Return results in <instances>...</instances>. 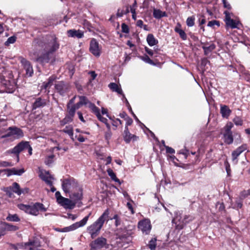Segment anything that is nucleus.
<instances>
[{"label":"nucleus","mask_w":250,"mask_h":250,"mask_svg":"<svg viewBox=\"0 0 250 250\" xmlns=\"http://www.w3.org/2000/svg\"><path fill=\"white\" fill-rule=\"evenodd\" d=\"M59 43L55 37H52L48 42H41L36 46L39 52H34L33 57L38 62H46L49 60V55L56 51L59 48Z\"/></svg>","instance_id":"1"},{"label":"nucleus","mask_w":250,"mask_h":250,"mask_svg":"<svg viewBox=\"0 0 250 250\" xmlns=\"http://www.w3.org/2000/svg\"><path fill=\"white\" fill-rule=\"evenodd\" d=\"M62 188L65 192L70 193L71 199L79 201L82 199V188L74 178L64 179L62 182Z\"/></svg>","instance_id":"2"},{"label":"nucleus","mask_w":250,"mask_h":250,"mask_svg":"<svg viewBox=\"0 0 250 250\" xmlns=\"http://www.w3.org/2000/svg\"><path fill=\"white\" fill-rule=\"evenodd\" d=\"M109 209L107 208L103 213L93 224L87 227L86 230L92 238L99 235L105 222L109 220Z\"/></svg>","instance_id":"3"},{"label":"nucleus","mask_w":250,"mask_h":250,"mask_svg":"<svg viewBox=\"0 0 250 250\" xmlns=\"http://www.w3.org/2000/svg\"><path fill=\"white\" fill-rule=\"evenodd\" d=\"M24 136L22 130L17 127H9L5 135L0 137V139H3V142H12L18 140Z\"/></svg>","instance_id":"4"},{"label":"nucleus","mask_w":250,"mask_h":250,"mask_svg":"<svg viewBox=\"0 0 250 250\" xmlns=\"http://www.w3.org/2000/svg\"><path fill=\"white\" fill-rule=\"evenodd\" d=\"M18 207L20 209L24 211L26 213L35 216L38 215L40 211L44 212L46 210L43 205L40 203H36L32 205L20 204L18 205Z\"/></svg>","instance_id":"5"},{"label":"nucleus","mask_w":250,"mask_h":250,"mask_svg":"<svg viewBox=\"0 0 250 250\" xmlns=\"http://www.w3.org/2000/svg\"><path fill=\"white\" fill-rule=\"evenodd\" d=\"M91 250H101L102 249L108 248L106 239L103 237H100L92 241L90 243Z\"/></svg>","instance_id":"6"},{"label":"nucleus","mask_w":250,"mask_h":250,"mask_svg":"<svg viewBox=\"0 0 250 250\" xmlns=\"http://www.w3.org/2000/svg\"><path fill=\"white\" fill-rule=\"evenodd\" d=\"M78 109L76 104L73 105H70V104H67V111L68 115L61 121L60 124L61 125H64L65 124L71 122L75 115V111Z\"/></svg>","instance_id":"7"},{"label":"nucleus","mask_w":250,"mask_h":250,"mask_svg":"<svg viewBox=\"0 0 250 250\" xmlns=\"http://www.w3.org/2000/svg\"><path fill=\"white\" fill-rule=\"evenodd\" d=\"M77 201L63 197L62 196L57 197V202L66 208H73Z\"/></svg>","instance_id":"8"},{"label":"nucleus","mask_w":250,"mask_h":250,"mask_svg":"<svg viewBox=\"0 0 250 250\" xmlns=\"http://www.w3.org/2000/svg\"><path fill=\"white\" fill-rule=\"evenodd\" d=\"M138 228L145 234H148L151 229L150 221L148 219H145L139 222Z\"/></svg>","instance_id":"9"},{"label":"nucleus","mask_w":250,"mask_h":250,"mask_svg":"<svg viewBox=\"0 0 250 250\" xmlns=\"http://www.w3.org/2000/svg\"><path fill=\"white\" fill-rule=\"evenodd\" d=\"M19 59L22 66L25 70L26 75L27 77L32 76L33 73V69L30 62L22 57H20Z\"/></svg>","instance_id":"10"},{"label":"nucleus","mask_w":250,"mask_h":250,"mask_svg":"<svg viewBox=\"0 0 250 250\" xmlns=\"http://www.w3.org/2000/svg\"><path fill=\"white\" fill-rule=\"evenodd\" d=\"M27 146H28V142L21 141L12 149L9 150V152L11 153L16 154L17 157L19 158L20 153L24 149H26Z\"/></svg>","instance_id":"11"},{"label":"nucleus","mask_w":250,"mask_h":250,"mask_svg":"<svg viewBox=\"0 0 250 250\" xmlns=\"http://www.w3.org/2000/svg\"><path fill=\"white\" fill-rule=\"evenodd\" d=\"M188 218L187 215L184 216L183 217L180 215H177L173 220L172 222L176 225L177 229H181L184 226L187 224V221L186 219Z\"/></svg>","instance_id":"12"},{"label":"nucleus","mask_w":250,"mask_h":250,"mask_svg":"<svg viewBox=\"0 0 250 250\" xmlns=\"http://www.w3.org/2000/svg\"><path fill=\"white\" fill-rule=\"evenodd\" d=\"M39 177L45 183L49 185L52 186L53 177L50 174L48 171L39 169Z\"/></svg>","instance_id":"13"},{"label":"nucleus","mask_w":250,"mask_h":250,"mask_svg":"<svg viewBox=\"0 0 250 250\" xmlns=\"http://www.w3.org/2000/svg\"><path fill=\"white\" fill-rule=\"evenodd\" d=\"M90 51L94 56L99 57L101 54V49L98 42L94 39L91 40L90 44Z\"/></svg>","instance_id":"14"},{"label":"nucleus","mask_w":250,"mask_h":250,"mask_svg":"<svg viewBox=\"0 0 250 250\" xmlns=\"http://www.w3.org/2000/svg\"><path fill=\"white\" fill-rule=\"evenodd\" d=\"M247 149V145L246 144H243L242 146L238 147L236 150L232 152V160L236 164L238 162V157L245 150Z\"/></svg>","instance_id":"15"},{"label":"nucleus","mask_w":250,"mask_h":250,"mask_svg":"<svg viewBox=\"0 0 250 250\" xmlns=\"http://www.w3.org/2000/svg\"><path fill=\"white\" fill-rule=\"evenodd\" d=\"M0 83L3 86L7 89L6 92H12L14 89V82L13 80H6L4 76L0 78Z\"/></svg>","instance_id":"16"},{"label":"nucleus","mask_w":250,"mask_h":250,"mask_svg":"<svg viewBox=\"0 0 250 250\" xmlns=\"http://www.w3.org/2000/svg\"><path fill=\"white\" fill-rule=\"evenodd\" d=\"M138 137L134 134H131L127 126H125L124 131V139L126 143H129L130 141H137Z\"/></svg>","instance_id":"17"},{"label":"nucleus","mask_w":250,"mask_h":250,"mask_svg":"<svg viewBox=\"0 0 250 250\" xmlns=\"http://www.w3.org/2000/svg\"><path fill=\"white\" fill-rule=\"evenodd\" d=\"M40 246V242L37 240L25 244V249L29 250H40L38 249Z\"/></svg>","instance_id":"18"},{"label":"nucleus","mask_w":250,"mask_h":250,"mask_svg":"<svg viewBox=\"0 0 250 250\" xmlns=\"http://www.w3.org/2000/svg\"><path fill=\"white\" fill-rule=\"evenodd\" d=\"M67 35L69 37L82 38L83 36V32L80 30L72 29L67 31Z\"/></svg>","instance_id":"19"},{"label":"nucleus","mask_w":250,"mask_h":250,"mask_svg":"<svg viewBox=\"0 0 250 250\" xmlns=\"http://www.w3.org/2000/svg\"><path fill=\"white\" fill-rule=\"evenodd\" d=\"M108 86L113 91H115L118 94H122L123 96V98H125L126 103L128 104L127 99L125 98L124 94L123 93V91L120 85H118L116 83H112L109 84Z\"/></svg>","instance_id":"20"},{"label":"nucleus","mask_w":250,"mask_h":250,"mask_svg":"<svg viewBox=\"0 0 250 250\" xmlns=\"http://www.w3.org/2000/svg\"><path fill=\"white\" fill-rule=\"evenodd\" d=\"M220 113L224 118L228 119L231 113V110L226 105H221Z\"/></svg>","instance_id":"21"},{"label":"nucleus","mask_w":250,"mask_h":250,"mask_svg":"<svg viewBox=\"0 0 250 250\" xmlns=\"http://www.w3.org/2000/svg\"><path fill=\"white\" fill-rule=\"evenodd\" d=\"M174 30L176 33L179 34V36L182 39V40H187V36L185 31L181 29V24L180 23H177L174 28Z\"/></svg>","instance_id":"22"},{"label":"nucleus","mask_w":250,"mask_h":250,"mask_svg":"<svg viewBox=\"0 0 250 250\" xmlns=\"http://www.w3.org/2000/svg\"><path fill=\"white\" fill-rule=\"evenodd\" d=\"M46 105V102L41 98H37L33 104V109L43 107Z\"/></svg>","instance_id":"23"},{"label":"nucleus","mask_w":250,"mask_h":250,"mask_svg":"<svg viewBox=\"0 0 250 250\" xmlns=\"http://www.w3.org/2000/svg\"><path fill=\"white\" fill-rule=\"evenodd\" d=\"M55 87L61 94L63 93L67 89V86L63 82H59L56 84Z\"/></svg>","instance_id":"24"},{"label":"nucleus","mask_w":250,"mask_h":250,"mask_svg":"<svg viewBox=\"0 0 250 250\" xmlns=\"http://www.w3.org/2000/svg\"><path fill=\"white\" fill-rule=\"evenodd\" d=\"M146 41L148 45L152 46L156 45L158 43V41L156 40L153 35L149 34L146 37Z\"/></svg>","instance_id":"25"},{"label":"nucleus","mask_w":250,"mask_h":250,"mask_svg":"<svg viewBox=\"0 0 250 250\" xmlns=\"http://www.w3.org/2000/svg\"><path fill=\"white\" fill-rule=\"evenodd\" d=\"M2 231L5 233V231H14L18 229V227L16 226L12 225L8 223H5L2 228H1Z\"/></svg>","instance_id":"26"},{"label":"nucleus","mask_w":250,"mask_h":250,"mask_svg":"<svg viewBox=\"0 0 250 250\" xmlns=\"http://www.w3.org/2000/svg\"><path fill=\"white\" fill-rule=\"evenodd\" d=\"M85 220H81L79 222H77L70 226H69V230L70 231L74 230L84 226Z\"/></svg>","instance_id":"27"},{"label":"nucleus","mask_w":250,"mask_h":250,"mask_svg":"<svg viewBox=\"0 0 250 250\" xmlns=\"http://www.w3.org/2000/svg\"><path fill=\"white\" fill-rule=\"evenodd\" d=\"M226 24L227 27L231 28H237L239 24V22L238 21L231 19L228 21H227Z\"/></svg>","instance_id":"28"},{"label":"nucleus","mask_w":250,"mask_h":250,"mask_svg":"<svg viewBox=\"0 0 250 250\" xmlns=\"http://www.w3.org/2000/svg\"><path fill=\"white\" fill-rule=\"evenodd\" d=\"M56 77L55 76H51L50 77L48 80L47 82H44L42 84V87L44 89H47L50 88L51 85L53 84V82L55 80Z\"/></svg>","instance_id":"29"},{"label":"nucleus","mask_w":250,"mask_h":250,"mask_svg":"<svg viewBox=\"0 0 250 250\" xmlns=\"http://www.w3.org/2000/svg\"><path fill=\"white\" fill-rule=\"evenodd\" d=\"M129 12V7L128 6H125L122 9H118L116 15L118 17H122L124 15L127 14Z\"/></svg>","instance_id":"30"},{"label":"nucleus","mask_w":250,"mask_h":250,"mask_svg":"<svg viewBox=\"0 0 250 250\" xmlns=\"http://www.w3.org/2000/svg\"><path fill=\"white\" fill-rule=\"evenodd\" d=\"M79 100V102L76 104L77 108H79L83 105H88V103H90L86 98L84 96H80Z\"/></svg>","instance_id":"31"},{"label":"nucleus","mask_w":250,"mask_h":250,"mask_svg":"<svg viewBox=\"0 0 250 250\" xmlns=\"http://www.w3.org/2000/svg\"><path fill=\"white\" fill-rule=\"evenodd\" d=\"M224 141L227 144H231L233 141L232 132L224 134Z\"/></svg>","instance_id":"32"},{"label":"nucleus","mask_w":250,"mask_h":250,"mask_svg":"<svg viewBox=\"0 0 250 250\" xmlns=\"http://www.w3.org/2000/svg\"><path fill=\"white\" fill-rule=\"evenodd\" d=\"M10 188L12 189L13 192L19 195H20L22 193V191L20 188V185L16 182L14 183L12 186L10 187Z\"/></svg>","instance_id":"33"},{"label":"nucleus","mask_w":250,"mask_h":250,"mask_svg":"<svg viewBox=\"0 0 250 250\" xmlns=\"http://www.w3.org/2000/svg\"><path fill=\"white\" fill-rule=\"evenodd\" d=\"M153 16L156 19H160L163 17L166 16L165 12H162L159 9H154L153 12Z\"/></svg>","instance_id":"34"},{"label":"nucleus","mask_w":250,"mask_h":250,"mask_svg":"<svg viewBox=\"0 0 250 250\" xmlns=\"http://www.w3.org/2000/svg\"><path fill=\"white\" fill-rule=\"evenodd\" d=\"M215 48V45L213 43H211L209 45H205L203 47L205 54H208L211 51L213 50Z\"/></svg>","instance_id":"35"},{"label":"nucleus","mask_w":250,"mask_h":250,"mask_svg":"<svg viewBox=\"0 0 250 250\" xmlns=\"http://www.w3.org/2000/svg\"><path fill=\"white\" fill-rule=\"evenodd\" d=\"M107 173L108 175L110 177L111 179L114 181L118 183L119 184H121L120 181L119 179L116 177L115 173L113 172V171L111 168H108L107 170Z\"/></svg>","instance_id":"36"},{"label":"nucleus","mask_w":250,"mask_h":250,"mask_svg":"<svg viewBox=\"0 0 250 250\" xmlns=\"http://www.w3.org/2000/svg\"><path fill=\"white\" fill-rule=\"evenodd\" d=\"M6 219L7 221L11 222H19L20 221L19 217L16 214H9Z\"/></svg>","instance_id":"37"},{"label":"nucleus","mask_w":250,"mask_h":250,"mask_svg":"<svg viewBox=\"0 0 250 250\" xmlns=\"http://www.w3.org/2000/svg\"><path fill=\"white\" fill-rule=\"evenodd\" d=\"M137 8V2L136 0L134 1L133 4L130 6V12L132 13V17L134 20H136V10Z\"/></svg>","instance_id":"38"},{"label":"nucleus","mask_w":250,"mask_h":250,"mask_svg":"<svg viewBox=\"0 0 250 250\" xmlns=\"http://www.w3.org/2000/svg\"><path fill=\"white\" fill-rule=\"evenodd\" d=\"M88 107L92 110V111L97 116L99 115L100 110L95 106V105L92 103H88Z\"/></svg>","instance_id":"39"},{"label":"nucleus","mask_w":250,"mask_h":250,"mask_svg":"<svg viewBox=\"0 0 250 250\" xmlns=\"http://www.w3.org/2000/svg\"><path fill=\"white\" fill-rule=\"evenodd\" d=\"M156 238H153L151 239L149 242L148 246L151 250H155L156 246Z\"/></svg>","instance_id":"40"},{"label":"nucleus","mask_w":250,"mask_h":250,"mask_svg":"<svg viewBox=\"0 0 250 250\" xmlns=\"http://www.w3.org/2000/svg\"><path fill=\"white\" fill-rule=\"evenodd\" d=\"M233 125L231 122H228L226 125L225 126V127H224V129L225 131L224 133H229V132H232L231 129L233 127Z\"/></svg>","instance_id":"41"},{"label":"nucleus","mask_w":250,"mask_h":250,"mask_svg":"<svg viewBox=\"0 0 250 250\" xmlns=\"http://www.w3.org/2000/svg\"><path fill=\"white\" fill-rule=\"evenodd\" d=\"M98 118V119L102 122L104 123L107 127V128L109 130L110 129V125L109 124L107 123V119L102 117L100 114L99 113V115H97L96 116Z\"/></svg>","instance_id":"42"},{"label":"nucleus","mask_w":250,"mask_h":250,"mask_svg":"<svg viewBox=\"0 0 250 250\" xmlns=\"http://www.w3.org/2000/svg\"><path fill=\"white\" fill-rule=\"evenodd\" d=\"M62 132L67 134L70 136H73V128L70 126H66L62 130Z\"/></svg>","instance_id":"43"},{"label":"nucleus","mask_w":250,"mask_h":250,"mask_svg":"<svg viewBox=\"0 0 250 250\" xmlns=\"http://www.w3.org/2000/svg\"><path fill=\"white\" fill-rule=\"evenodd\" d=\"M24 172V170L23 168L18 169L15 168H14L11 170V174L14 175H21Z\"/></svg>","instance_id":"44"},{"label":"nucleus","mask_w":250,"mask_h":250,"mask_svg":"<svg viewBox=\"0 0 250 250\" xmlns=\"http://www.w3.org/2000/svg\"><path fill=\"white\" fill-rule=\"evenodd\" d=\"M194 18L193 17H189L188 18L186 23L188 26L191 27L194 24Z\"/></svg>","instance_id":"45"},{"label":"nucleus","mask_w":250,"mask_h":250,"mask_svg":"<svg viewBox=\"0 0 250 250\" xmlns=\"http://www.w3.org/2000/svg\"><path fill=\"white\" fill-rule=\"evenodd\" d=\"M233 122L236 125H242L243 124V121L240 117L236 116L233 119Z\"/></svg>","instance_id":"46"},{"label":"nucleus","mask_w":250,"mask_h":250,"mask_svg":"<svg viewBox=\"0 0 250 250\" xmlns=\"http://www.w3.org/2000/svg\"><path fill=\"white\" fill-rule=\"evenodd\" d=\"M140 59L146 63L149 64L153 63V61L147 55L141 56L140 57Z\"/></svg>","instance_id":"47"},{"label":"nucleus","mask_w":250,"mask_h":250,"mask_svg":"<svg viewBox=\"0 0 250 250\" xmlns=\"http://www.w3.org/2000/svg\"><path fill=\"white\" fill-rule=\"evenodd\" d=\"M16 38L14 36L11 37L9 38L7 41L5 42V44L6 45H8L10 44L13 43L16 41Z\"/></svg>","instance_id":"48"},{"label":"nucleus","mask_w":250,"mask_h":250,"mask_svg":"<svg viewBox=\"0 0 250 250\" xmlns=\"http://www.w3.org/2000/svg\"><path fill=\"white\" fill-rule=\"evenodd\" d=\"M111 220L114 219L115 220V225L116 226H118L121 224V220L119 218V217L117 214H115L114 215L113 218H110Z\"/></svg>","instance_id":"49"},{"label":"nucleus","mask_w":250,"mask_h":250,"mask_svg":"<svg viewBox=\"0 0 250 250\" xmlns=\"http://www.w3.org/2000/svg\"><path fill=\"white\" fill-rule=\"evenodd\" d=\"M215 25H216L218 26H220L219 22L218 21L213 20V21H209L208 24V26H209V27H213Z\"/></svg>","instance_id":"50"},{"label":"nucleus","mask_w":250,"mask_h":250,"mask_svg":"<svg viewBox=\"0 0 250 250\" xmlns=\"http://www.w3.org/2000/svg\"><path fill=\"white\" fill-rule=\"evenodd\" d=\"M112 124L113 126L117 127L119 125H122V121L119 119H116L115 120H113L112 121Z\"/></svg>","instance_id":"51"},{"label":"nucleus","mask_w":250,"mask_h":250,"mask_svg":"<svg viewBox=\"0 0 250 250\" xmlns=\"http://www.w3.org/2000/svg\"><path fill=\"white\" fill-rule=\"evenodd\" d=\"M122 31L123 32L125 33H128L129 32L128 26L124 23L122 24Z\"/></svg>","instance_id":"52"},{"label":"nucleus","mask_w":250,"mask_h":250,"mask_svg":"<svg viewBox=\"0 0 250 250\" xmlns=\"http://www.w3.org/2000/svg\"><path fill=\"white\" fill-rule=\"evenodd\" d=\"M54 157V155H51L48 156L46 158V160L45 161V164L48 165L51 164L53 162V159Z\"/></svg>","instance_id":"53"},{"label":"nucleus","mask_w":250,"mask_h":250,"mask_svg":"<svg viewBox=\"0 0 250 250\" xmlns=\"http://www.w3.org/2000/svg\"><path fill=\"white\" fill-rule=\"evenodd\" d=\"M125 120L126 121L125 126H127V127H128V125H130L133 123L132 119L131 118H130L129 116H128Z\"/></svg>","instance_id":"54"},{"label":"nucleus","mask_w":250,"mask_h":250,"mask_svg":"<svg viewBox=\"0 0 250 250\" xmlns=\"http://www.w3.org/2000/svg\"><path fill=\"white\" fill-rule=\"evenodd\" d=\"M224 13L225 15V18L224 21H225V23H226L227 21H229V20L231 19V18H230V14H229V11H224Z\"/></svg>","instance_id":"55"},{"label":"nucleus","mask_w":250,"mask_h":250,"mask_svg":"<svg viewBox=\"0 0 250 250\" xmlns=\"http://www.w3.org/2000/svg\"><path fill=\"white\" fill-rule=\"evenodd\" d=\"M165 146L166 149V151L167 153L173 154L175 152L174 149H173L172 148L166 146Z\"/></svg>","instance_id":"56"},{"label":"nucleus","mask_w":250,"mask_h":250,"mask_svg":"<svg viewBox=\"0 0 250 250\" xmlns=\"http://www.w3.org/2000/svg\"><path fill=\"white\" fill-rule=\"evenodd\" d=\"M126 206L130 210L131 213L134 214V211L133 210L132 204L130 202H127L126 204Z\"/></svg>","instance_id":"57"},{"label":"nucleus","mask_w":250,"mask_h":250,"mask_svg":"<svg viewBox=\"0 0 250 250\" xmlns=\"http://www.w3.org/2000/svg\"><path fill=\"white\" fill-rule=\"evenodd\" d=\"M145 49V51L148 54H149L150 56H152L153 55V52L151 49L148 48L147 47H146Z\"/></svg>","instance_id":"58"},{"label":"nucleus","mask_w":250,"mask_h":250,"mask_svg":"<svg viewBox=\"0 0 250 250\" xmlns=\"http://www.w3.org/2000/svg\"><path fill=\"white\" fill-rule=\"evenodd\" d=\"M223 4H224V6L228 9H230L231 8V6H230V5L228 3L226 0H223Z\"/></svg>","instance_id":"59"},{"label":"nucleus","mask_w":250,"mask_h":250,"mask_svg":"<svg viewBox=\"0 0 250 250\" xmlns=\"http://www.w3.org/2000/svg\"><path fill=\"white\" fill-rule=\"evenodd\" d=\"M144 24H143V21L141 20H138L136 22V25L140 28H142L143 27V26Z\"/></svg>","instance_id":"60"},{"label":"nucleus","mask_w":250,"mask_h":250,"mask_svg":"<svg viewBox=\"0 0 250 250\" xmlns=\"http://www.w3.org/2000/svg\"><path fill=\"white\" fill-rule=\"evenodd\" d=\"M89 74L90 75L92 80H94L96 78V77H97V74H96L95 71H90L89 72Z\"/></svg>","instance_id":"61"},{"label":"nucleus","mask_w":250,"mask_h":250,"mask_svg":"<svg viewBox=\"0 0 250 250\" xmlns=\"http://www.w3.org/2000/svg\"><path fill=\"white\" fill-rule=\"evenodd\" d=\"M77 114H78V117H79V118L80 119V120L82 122L84 123L85 122V120L83 119V117L82 113L81 112H78Z\"/></svg>","instance_id":"62"},{"label":"nucleus","mask_w":250,"mask_h":250,"mask_svg":"<svg viewBox=\"0 0 250 250\" xmlns=\"http://www.w3.org/2000/svg\"><path fill=\"white\" fill-rule=\"evenodd\" d=\"M119 116L120 117H121L122 118H124V119H125L128 117L127 115L125 112H122L120 113Z\"/></svg>","instance_id":"63"},{"label":"nucleus","mask_w":250,"mask_h":250,"mask_svg":"<svg viewBox=\"0 0 250 250\" xmlns=\"http://www.w3.org/2000/svg\"><path fill=\"white\" fill-rule=\"evenodd\" d=\"M242 207V204L241 202L238 201L236 203V205L234 206V208H240Z\"/></svg>","instance_id":"64"}]
</instances>
